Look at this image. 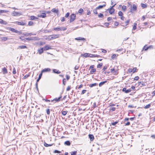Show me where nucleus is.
I'll return each mask as SVG.
<instances>
[{
	"label": "nucleus",
	"mask_w": 155,
	"mask_h": 155,
	"mask_svg": "<svg viewBox=\"0 0 155 155\" xmlns=\"http://www.w3.org/2000/svg\"><path fill=\"white\" fill-rule=\"evenodd\" d=\"M99 55L96 54H94L88 53H85L81 54V56L84 57L85 58L91 57L94 58L97 57Z\"/></svg>",
	"instance_id": "f257e3e1"
},
{
	"label": "nucleus",
	"mask_w": 155,
	"mask_h": 155,
	"mask_svg": "<svg viewBox=\"0 0 155 155\" xmlns=\"http://www.w3.org/2000/svg\"><path fill=\"white\" fill-rule=\"evenodd\" d=\"M67 29V28L65 27H58L56 28H54L53 30L56 31H65Z\"/></svg>",
	"instance_id": "f03ea898"
},
{
	"label": "nucleus",
	"mask_w": 155,
	"mask_h": 155,
	"mask_svg": "<svg viewBox=\"0 0 155 155\" xmlns=\"http://www.w3.org/2000/svg\"><path fill=\"white\" fill-rule=\"evenodd\" d=\"M25 39L27 40L28 41H29L38 40H39V39L37 37H29L28 38H26Z\"/></svg>",
	"instance_id": "7ed1b4c3"
},
{
	"label": "nucleus",
	"mask_w": 155,
	"mask_h": 155,
	"mask_svg": "<svg viewBox=\"0 0 155 155\" xmlns=\"http://www.w3.org/2000/svg\"><path fill=\"white\" fill-rule=\"evenodd\" d=\"M76 15L74 14H72L70 16V22H73L75 19Z\"/></svg>",
	"instance_id": "20e7f679"
},
{
	"label": "nucleus",
	"mask_w": 155,
	"mask_h": 155,
	"mask_svg": "<svg viewBox=\"0 0 155 155\" xmlns=\"http://www.w3.org/2000/svg\"><path fill=\"white\" fill-rule=\"evenodd\" d=\"M137 6L135 4H134L133 6H131L130 9V12H134L136 11L137 10Z\"/></svg>",
	"instance_id": "39448f33"
},
{
	"label": "nucleus",
	"mask_w": 155,
	"mask_h": 155,
	"mask_svg": "<svg viewBox=\"0 0 155 155\" xmlns=\"http://www.w3.org/2000/svg\"><path fill=\"white\" fill-rule=\"evenodd\" d=\"M22 15L21 12H17L15 11L12 12V15L14 16H19Z\"/></svg>",
	"instance_id": "423d86ee"
},
{
	"label": "nucleus",
	"mask_w": 155,
	"mask_h": 155,
	"mask_svg": "<svg viewBox=\"0 0 155 155\" xmlns=\"http://www.w3.org/2000/svg\"><path fill=\"white\" fill-rule=\"evenodd\" d=\"M9 30L13 32H15L16 33H19L20 34H21V31H18V30H15V29L12 28H9Z\"/></svg>",
	"instance_id": "0eeeda50"
},
{
	"label": "nucleus",
	"mask_w": 155,
	"mask_h": 155,
	"mask_svg": "<svg viewBox=\"0 0 155 155\" xmlns=\"http://www.w3.org/2000/svg\"><path fill=\"white\" fill-rule=\"evenodd\" d=\"M15 24L18 25H25L26 24L23 21H16L15 22Z\"/></svg>",
	"instance_id": "6e6552de"
},
{
	"label": "nucleus",
	"mask_w": 155,
	"mask_h": 155,
	"mask_svg": "<svg viewBox=\"0 0 155 155\" xmlns=\"http://www.w3.org/2000/svg\"><path fill=\"white\" fill-rule=\"evenodd\" d=\"M116 4H115L114 5L111 7L109 9V12L110 14H112L114 11V9L113 8L114 7Z\"/></svg>",
	"instance_id": "1a4fd4ad"
},
{
	"label": "nucleus",
	"mask_w": 155,
	"mask_h": 155,
	"mask_svg": "<svg viewBox=\"0 0 155 155\" xmlns=\"http://www.w3.org/2000/svg\"><path fill=\"white\" fill-rule=\"evenodd\" d=\"M44 50L46 51L52 49L51 46L48 45H46L43 48Z\"/></svg>",
	"instance_id": "9d476101"
},
{
	"label": "nucleus",
	"mask_w": 155,
	"mask_h": 155,
	"mask_svg": "<svg viewBox=\"0 0 155 155\" xmlns=\"http://www.w3.org/2000/svg\"><path fill=\"white\" fill-rule=\"evenodd\" d=\"M51 35V39H53L58 38L59 37V35L58 34H53Z\"/></svg>",
	"instance_id": "9b49d317"
},
{
	"label": "nucleus",
	"mask_w": 155,
	"mask_h": 155,
	"mask_svg": "<svg viewBox=\"0 0 155 155\" xmlns=\"http://www.w3.org/2000/svg\"><path fill=\"white\" fill-rule=\"evenodd\" d=\"M122 91L123 92H125L126 93H127L130 92L131 91V90L130 89L127 90L125 87H124L122 89Z\"/></svg>",
	"instance_id": "f8f14e48"
},
{
	"label": "nucleus",
	"mask_w": 155,
	"mask_h": 155,
	"mask_svg": "<svg viewBox=\"0 0 155 155\" xmlns=\"http://www.w3.org/2000/svg\"><path fill=\"white\" fill-rule=\"evenodd\" d=\"M52 12L56 13L57 15L58 14V13H59V10L58 9H56L54 8H53L51 10Z\"/></svg>",
	"instance_id": "ddd939ff"
},
{
	"label": "nucleus",
	"mask_w": 155,
	"mask_h": 155,
	"mask_svg": "<svg viewBox=\"0 0 155 155\" xmlns=\"http://www.w3.org/2000/svg\"><path fill=\"white\" fill-rule=\"evenodd\" d=\"M23 35L25 36H31V35H36V34L35 33H23Z\"/></svg>",
	"instance_id": "4468645a"
},
{
	"label": "nucleus",
	"mask_w": 155,
	"mask_h": 155,
	"mask_svg": "<svg viewBox=\"0 0 155 155\" xmlns=\"http://www.w3.org/2000/svg\"><path fill=\"white\" fill-rule=\"evenodd\" d=\"M50 71H51V69L50 68H45L42 70V71H41V73H42L43 72Z\"/></svg>",
	"instance_id": "2eb2a0df"
},
{
	"label": "nucleus",
	"mask_w": 155,
	"mask_h": 155,
	"mask_svg": "<svg viewBox=\"0 0 155 155\" xmlns=\"http://www.w3.org/2000/svg\"><path fill=\"white\" fill-rule=\"evenodd\" d=\"M110 71L111 72L114 73V74L116 75L117 74V71L115 70L114 68L111 69Z\"/></svg>",
	"instance_id": "dca6fc26"
},
{
	"label": "nucleus",
	"mask_w": 155,
	"mask_h": 155,
	"mask_svg": "<svg viewBox=\"0 0 155 155\" xmlns=\"http://www.w3.org/2000/svg\"><path fill=\"white\" fill-rule=\"evenodd\" d=\"M61 97L60 96V97H58V98H55V99H54L53 100H51V101L52 102V101H55V102H58V101H60V99H61Z\"/></svg>",
	"instance_id": "f3484780"
},
{
	"label": "nucleus",
	"mask_w": 155,
	"mask_h": 155,
	"mask_svg": "<svg viewBox=\"0 0 155 155\" xmlns=\"http://www.w3.org/2000/svg\"><path fill=\"white\" fill-rule=\"evenodd\" d=\"M44 50L43 48H41L38 50V52L40 54H41L43 53Z\"/></svg>",
	"instance_id": "a211bd4d"
},
{
	"label": "nucleus",
	"mask_w": 155,
	"mask_h": 155,
	"mask_svg": "<svg viewBox=\"0 0 155 155\" xmlns=\"http://www.w3.org/2000/svg\"><path fill=\"white\" fill-rule=\"evenodd\" d=\"M0 23L1 24L6 25L7 22L5 21H4L2 19H0Z\"/></svg>",
	"instance_id": "6ab92c4d"
},
{
	"label": "nucleus",
	"mask_w": 155,
	"mask_h": 155,
	"mask_svg": "<svg viewBox=\"0 0 155 155\" xmlns=\"http://www.w3.org/2000/svg\"><path fill=\"white\" fill-rule=\"evenodd\" d=\"M8 12V11L7 10H0V15L3 13H6Z\"/></svg>",
	"instance_id": "aec40b11"
},
{
	"label": "nucleus",
	"mask_w": 155,
	"mask_h": 155,
	"mask_svg": "<svg viewBox=\"0 0 155 155\" xmlns=\"http://www.w3.org/2000/svg\"><path fill=\"white\" fill-rule=\"evenodd\" d=\"M53 71L54 73L57 74H60L61 73V72L60 71L56 69H53Z\"/></svg>",
	"instance_id": "412c9836"
},
{
	"label": "nucleus",
	"mask_w": 155,
	"mask_h": 155,
	"mask_svg": "<svg viewBox=\"0 0 155 155\" xmlns=\"http://www.w3.org/2000/svg\"><path fill=\"white\" fill-rule=\"evenodd\" d=\"M107 82V81H102L101 82H100L99 84V87H101L102 85H103L104 84L106 83Z\"/></svg>",
	"instance_id": "4be33fe9"
},
{
	"label": "nucleus",
	"mask_w": 155,
	"mask_h": 155,
	"mask_svg": "<svg viewBox=\"0 0 155 155\" xmlns=\"http://www.w3.org/2000/svg\"><path fill=\"white\" fill-rule=\"evenodd\" d=\"M141 7L143 8H147V5L143 3H141Z\"/></svg>",
	"instance_id": "5701e85b"
},
{
	"label": "nucleus",
	"mask_w": 155,
	"mask_h": 155,
	"mask_svg": "<svg viewBox=\"0 0 155 155\" xmlns=\"http://www.w3.org/2000/svg\"><path fill=\"white\" fill-rule=\"evenodd\" d=\"M89 138L90 139L91 141H92L94 139V137L93 135L91 134H89Z\"/></svg>",
	"instance_id": "b1692460"
},
{
	"label": "nucleus",
	"mask_w": 155,
	"mask_h": 155,
	"mask_svg": "<svg viewBox=\"0 0 155 155\" xmlns=\"http://www.w3.org/2000/svg\"><path fill=\"white\" fill-rule=\"evenodd\" d=\"M76 40H85V38H82L81 37H79L77 38H76L75 39Z\"/></svg>",
	"instance_id": "393cba45"
},
{
	"label": "nucleus",
	"mask_w": 155,
	"mask_h": 155,
	"mask_svg": "<svg viewBox=\"0 0 155 155\" xmlns=\"http://www.w3.org/2000/svg\"><path fill=\"white\" fill-rule=\"evenodd\" d=\"M106 5H99L97 7V9H99L102 8L103 7H105Z\"/></svg>",
	"instance_id": "a878e982"
},
{
	"label": "nucleus",
	"mask_w": 155,
	"mask_h": 155,
	"mask_svg": "<svg viewBox=\"0 0 155 155\" xmlns=\"http://www.w3.org/2000/svg\"><path fill=\"white\" fill-rule=\"evenodd\" d=\"M64 144L65 145L70 146L71 144V143L69 141H66L64 142Z\"/></svg>",
	"instance_id": "bb28decb"
},
{
	"label": "nucleus",
	"mask_w": 155,
	"mask_h": 155,
	"mask_svg": "<svg viewBox=\"0 0 155 155\" xmlns=\"http://www.w3.org/2000/svg\"><path fill=\"white\" fill-rule=\"evenodd\" d=\"M18 48H20L21 49H22L27 48V47L26 46H25V45H21V46H19L18 47Z\"/></svg>",
	"instance_id": "cd10ccee"
},
{
	"label": "nucleus",
	"mask_w": 155,
	"mask_h": 155,
	"mask_svg": "<svg viewBox=\"0 0 155 155\" xmlns=\"http://www.w3.org/2000/svg\"><path fill=\"white\" fill-rule=\"evenodd\" d=\"M42 73L41 72V73L39 75L38 78L37 80V82H38L39 81V80L41 79V76H42Z\"/></svg>",
	"instance_id": "c85d7f7f"
},
{
	"label": "nucleus",
	"mask_w": 155,
	"mask_h": 155,
	"mask_svg": "<svg viewBox=\"0 0 155 155\" xmlns=\"http://www.w3.org/2000/svg\"><path fill=\"white\" fill-rule=\"evenodd\" d=\"M38 18L34 16H31L30 17V19L31 20H32L35 19H37Z\"/></svg>",
	"instance_id": "c756f323"
},
{
	"label": "nucleus",
	"mask_w": 155,
	"mask_h": 155,
	"mask_svg": "<svg viewBox=\"0 0 155 155\" xmlns=\"http://www.w3.org/2000/svg\"><path fill=\"white\" fill-rule=\"evenodd\" d=\"M97 83H94V84H90L89 85V86L91 87H94V86H96L97 85Z\"/></svg>",
	"instance_id": "7c9ffc66"
},
{
	"label": "nucleus",
	"mask_w": 155,
	"mask_h": 155,
	"mask_svg": "<svg viewBox=\"0 0 155 155\" xmlns=\"http://www.w3.org/2000/svg\"><path fill=\"white\" fill-rule=\"evenodd\" d=\"M46 16V14L45 13H42L40 15V17L43 18H45Z\"/></svg>",
	"instance_id": "2f4dec72"
},
{
	"label": "nucleus",
	"mask_w": 155,
	"mask_h": 155,
	"mask_svg": "<svg viewBox=\"0 0 155 155\" xmlns=\"http://www.w3.org/2000/svg\"><path fill=\"white\" fill-rule=\"evenodd\" d=\"M2 70L4 74H6L7 73V69L5 67L3 68Z\"/></svg>",
	"instance_id": "473e14b6"
},
{
	"label": "nucleus",
	"mask_w": 155,
	"mask_h": 155,
	"mask_svg": "<svg viewBox=\"0 0 155 155\" xmlns=\"http://www.w3.org/2000/svg\"><path fill=\"white\" fill-rule=\"evenodd\" d=\"M126 6L125 5H123L122 7V10H123L124 12H125L126 10Z\"/></svg>",
	"instance_id": "72a5a7b5"
},
{
	"label": "nucleus",
	"mask_w": 155,
	"mask_h": 155,
	"mask_svg": "<svg viewBox=\"0 0 155 155\" xmlns=\"http://www.w3.org/2000/svg\"><path fill=\"white\" fill-rule=\"evenodd\" d=\"M83 11H84L83 9L82 8H81L78 11V13L81 14L83 12Z\"/></svg>",
	"instance_id": "f704fd0d"
},
{
	"label": "nucleus",
	"mask_w": 155,
	"mask_h": 155,
	"mask_svg": "<svg viewBox=\"0 0 155 155\" xmlns=\"http://www.w3.org/2000/svg\"><path fill=\"white\" fill-rule=\"evenodd\" d=\"M34 25V23L32 21H29L28 23V25L32 26Z\"/></svg>",
	"instance_id": "c9c22d12"
},
{
	"label": "nucleus",
	"mask_w": 155,
	"mask_h": 155,
	"mask_svg": "<svg viewBox=\"0 0 155 155\" xmlns=\"http://www.w3.org/2000/svg\"><path fill=\"white\" fill-rule=\"evenodd\" d=\"M137 25V24L136 23H134V26L133 28V29L134 30H135L136 29V26Z\"/></svg>",
	"instance_id": "e433bc0d"
},
{
	"label": "nucleus",
	"mask_w": 155,
	"mask_h": 155,
	"mask_svg": "<svg viewBox=\"0 0 155 155\" xmlns=\"http://www.w3.org/2000/svg\"><path fill=\"white\" fill-rule=\"evenodd\" d=\"M133 72L134 73V72H137V68L136 67L134 68L133 69Z\"/></svg>",
	"instance_id": "4c0bfd02"
},
{
	"label": "nucleus",
	"mask_w": 155,
	"mask_h": 155,
	"mask_svg": "<svg viewBox=\"0 0 155 155\" xmlns=\"http://www.w3.org/2000/svg\"><path fill=\"white\" fill-rule=\"evenodd\" d=\"M139 85H140L141 84L142 86H145L146 85V84H145V83H144L143 82H140L139 83Z\"/></svg>",
	"instance_id": "58836bf2"
},
{
	"label": "nucleus",
	"mask_w": 155,
	"mask_h": 155,
	"mask_svg": "<svg viewBox=\"0 0 155 155\" xmlns=\"http://www.w3.org/2000/svg\"><path fill=\"white\" fill-rule=\"evenodd\" d=\"M96 70L95 68L92 69L90 71V73L91 74H93L96 71Z\"/></svg>",
	"instance_id": "ea45409f"
},
{
	"label": "nucleus",
	"mask_w": 155,
	"mask_h": 155,
	"mask_svg": "<svg viewBox=\"0 0 155 155\" xmlns=\"http://www.w3.org/2000/svg\"><path fill=\"white\" fill-rule=\"evenodd\" d=\"M68 113L67 111H63L62 112V114L64 116H65Z\"/></svg>",
	"instance_id": "a19ab883"
},
{
	"label": "nucleus",
	"mask_w": 155,
	"mask_h": 155,
	"mask_svg": "<svg viewBox=\"0 0 155 155\" xmlns=\"http://www.w3.org/2000/svg\"><path fill=\"white\" fill-rule=\"evenodd\" d=\"M77 153V151H74L73 152H72L71 153V155H76Z\"/></svg>",
	"instance_id": "79ce46f5"
},
{
	"label": "nucleus",
	"mask_w": 155,
	"mask_h": 155,
	"mask_svg": "<svg viewBox=\"0 0 155 155\" xmlns=\"http://www.w3.org/2000/svg\"><path fill=\"white\" fill-rule=\"evenodd\" d=\"M118 15L119 16H120V17L123 16V14L121 11H119L118 12Z\"/></svg>",
	"instance_id": "37998d69"
},
{
	"label": "nucleus",
	"mask_w": 155,
	"mask_h": 155,
	"mask_svg": "<svg viewBox=\"0 0 155 155\" xmlns=\"http://www.w3.org/2000/svg\"><path fill=\"white\" fill-rule=\"evenodd\" d=\"M150 104H148L146 105V106L144 107V108L145 109H147L150 108Z\"/></svg>",
	"instance_id": "c03bdc74"
},
{
	"label": "nucleus",
	"mask_w": 155,
	"mask_h": 155,
	"mask_svg": "<svg viewBox=\"0 0 155 155\" xmlns=\"http://www.w3.org/2000/svg\"><path fill=\"white\" fill-rule=\"evenodd\" d=\"M44 146L46 147H48L49 146H52V144H48L46 143H44Z\"/></svg>",
	"instance_id": "a18cd8bd"
},
{
	"label": "nucleus",
	"mask_w": 155,
	"mask_h": 155,
	"mask_svg": "<svg viewBox=\"0 0 155 155\" xmlns=\"http://www.w3.org/2000/svg\"><path fill=\"white\" fill-rule=\"evenodd\" d=\"M102 66V63L99 64L97 66L98 68H101Z\"/></svg>",
	"instance_id": "49530a36"
},
{
	"label": "nucleus",
	"mask_w": 155,
	"mask_h": 155,
	"mask_svg": "<svg viewBox=\"0 0 155 155\" xmlns=\"http://www.w3.org/2000/svg\"><path fill=\"white\" fill-rule=\"evenodd\" d=\"M46 113L47 114L49 115L50 114V110L49 109H48L46 110Z\"/></svg>",
	"instance_id": "de8ad7c7"
},
{
	"label": "nucleus",
	"mask_w": 155,
	"mask_h": 155,
	"mask_svg": "<svg viewBox=\"0 0 155 155\" xmlns=\"http://www.w3.org/2000/svg\"><path fill=\"white\" fill-rule=\"evenodd\" d=\"M108 67V65L104 66L103 69V70L104 71H105L106 69Z\"/></svg>",
	"instance_id": "09e8293b"
},
{
	"label": "nucleus",
	"mask_w": 155,
	"mask_h": 155,
	"mask_svg": "<svg viewBox=\"0 0 155 155\" xmlns=\"http://www.w3.org/2000/svg\"><path fill=\"white\" fill-rule=\"evenodd\" d=\"M87 91V90H83L82 91V93H81V94H85Z\"/></svg>",
	"instance_id": "8fccbe9b"
},
{
	"label": "nucleus",
	"mask_w": 155,
	"mask_h": 155,
	"mask_svg": "<svg viewBox=\"0 0 155 155\" xmlns=\"http://www.w3.org/2000/svg\"><path fill=\"white\" fill-rule=\"evenodd\" d=\"M149 48V47H146V46H145L143 47V49L144 50H145V51H146V50H147Z\"/></svg>",
	"instance_id": "3c124183"
},
{
	"label": "nucleus",
	"mask_w": 155,
	"mask_h": 155,
	"mask_svg": "<svg viewBox=\"0 0 155 155\" xmlns=\"http://www.w3.org/2000/svg\"><path fill=\"white\" fill-rule=\"evenodd\" d=\"M61 152V151L57 150H55L54 151V153H60Z\"/></svg>",
	"instance_id": "603ef678"
},
{
	"label": "nucleus",
	"mask_w": 155,
	"mask_h": 155,
	"mask_svg": "<svg viewBox=\"0 0 155 155\" xmlns=\"http://www.w3.org/2000/svg\"><path fill=\"white\" fill-rule=\"evenodd\" d=\"M71 89V87L70 86H68L66 89V91H69Z\"/></svg>",
	"instance_id": "864d4df0"
},
{
	"label": "nucleus",
	"mask_w": 155,
	"mask_h": 155,
	"mask_svg": "<svg viewBox=\"0 0 155 155\" xmlns=\"http://www.w3.org/2000/svg\"><path fill=\"white\" fill-rule=\"evenodd\" d=\"M29 74H26L24 76V77H23V78L24 79H26L28 77H29Z\"/></svg>",
	"instance_id": "5fc2aeb1"
},
{
	"label": "nucleus",
	"mask_w": 155,
	"mask_h": 155,
	"mask_svg": "<svg viewBox=\"0 0 155 155\" xmlns=\"http://www.w3.org/2000/svg\"><path fill=\"white\" fill-rule=\"evenodd\" d=\"M70 15V13L69 12H67L65 15V17L66 18H68L69 17Z\"/></svg>",
	"instance_id": "6e6d98bb"
},
{
	"label": "nucleus",
	"mask_w": 155,
	"mask_h": 155,
	"mask_svg": "<svg viewBox=\"0 0 155 155\" xmlns=\"http://www.w3.org/2000/svg\"><path fill=\"white\" fill-rule=\"evenodd\" d=\"M98 16L99 18H102L103 17L104 15L100 13V14L98 15Z\"/></svg>",
	"instance_id": "4d7b16f0"
},
{
	"label": "nucleus",
	"mask_w": 155,
	"mask_h": 155,
	"mask_svg": "<svg viewBox=\"0 0 155 155\" xmlns=\"http://www.w3.org/2000/svg\"><path fill=\"white\" fill-rule=\"evenodd\" d=\"M97 8L95 9H94L93 10V12H94V14H97Z\"/></svg>",
	"instance_id": "13d9d810"
},
{
	"label": "nucleus",
	"mask_w": 155,
	"mask_h": 155,
	"mask_svg": "<svg viewBox=\"0 0 155 155\" xmlns=\"http://www.w3.org/2000/svg\"><path fill=\"white\" fill-rule=\"evenodd\" d=\"M16 70L15 68H14L13 69V73L14 74H15L16 73Z\"/></svg>",
	"instance_id": "bf43d9fd"
},
{
	"label": "nucleus",
	"mask_w": 155,
	"mask_h": 155,
	"mask_svg": "<svg viewBox=\"0 0 155 155\" xmlns=\"http://www.w3.org/2000/svg\"><path fill=\"white\" fill-rule=\"evenodd\" d=\"M2 38V40L4 41H5L8 40V38L7 37H3Z\"/></svg>",
	"instance_id": "052dcab7"
},
{
	"label": "nucleus",
	"mask_w": 155,
	"mask_h": 155,
	"mask_svg": "<svg viewBox=\"0 0 155 155\" xmlns=\"http://www.w3.org/2000/svg\"><path fill=\"white\" fill-rule=\"evenodd\" d=\"M42 100L43 101H46V102H50V100H47V99H42Z\"/></svg>",
	"instance_id": "680f3d73"
},
{
	"label": "nucleus",
	"mask_w": 155,
	"mask_h": 155,
	"mask_svg": "<svg viewBox=\"0 0 155 155\" xmlns=\"http://www.w3.org/2000/svg\"><path fill=\"white\" fill-rule=\"evenodd\" d=\"M79 68V66L78 65H76L74 67V69L75 70H78V69Z\"/></svg>",
	"instance_id": "e2e57ef3"
},
{
	"label": "nucleus",
	"mask_w": 155,
	"mask_h": 155,
	"mask_svg": "<svg viewBox=\"0 0 155 155\" xmlns=\"http://www.w3.org/2000/svg\"><path fill=\"white\" fill-rule=\"evenodd\" d=\"M116 54H113L112 55V56H111V58L112 59H114V58L116 57Z\"/></svg>",
	"instance_id": "0e129e2a"
},
{
	"label": "nucleus",
	"mask_w": 155,
	"mask_h": 155,
	"mask_svg": "<svg viewBox=\"0 0 155 155\" xmlns=\"http://www.w3.org/2000/svg\"><path fill=\"white\" fill-rule=\"evenodd\" d=\"M66 77L67 80H68L70 79V77L68 75H66Z\"/></svg>",
	"instance_id": "69168bd1"
},
{
	"label": "nucleus",
	"mask_w": 155,
	"mask_h": 155,
	"mask_svg": "<svg viewBox=\"0 0 155 155\" xmlns=\"http://www.w3.org/2000/svg\"><path fill=\"white\" fill-rule=\"evenodd\" d=\"M65 20V19L64 17H61V21L63 22Z\"/></svg>",
	"instance_id": "338daca9"
},
{
	"label": "nucleus",
	"mask_w": 155,
	"mask_h": 155,
	"mask_svg": "<svg viewBox=\"0 0 155 155\" xmlns=\"http://www.w3.org/2000/svg\"><path fill=\"white\" fill-rule=\"evenodd\" d=\"M114 25L116 26H117L119 25V23L118 22L115 21L114 23Z\"/></svg>",
	"instance_id": "774afa93"
}]
</instances>
